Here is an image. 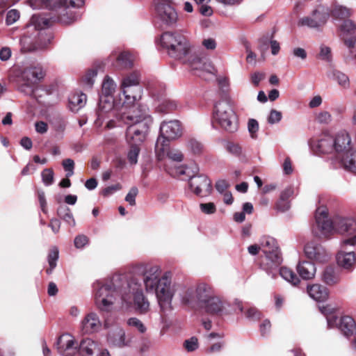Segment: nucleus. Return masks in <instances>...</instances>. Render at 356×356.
I'll return each instance as SVG.
<instances>
[{"label": "nucleus", "instance_id": "1", "mask_svg": "<svg viewBox=\"0 0 356 356\" xmlns=\"http://www.w3.org/2000/svg\"><path fill=\"white\" fill-rule=\"evenodd\" d=\"M115 278L110 283L101 286L95 293V305L101 312H108L114 302V293L119 292L123 300L127 301V296H134L136 309L140 313H145L149 308V302L145 298L140 288V284L135 278H131L125 282L127 286L124 289L118 286L115 282Z\"/></svg>", "mask_w": 356, "mask_h": 356}, {"label": "nucleus", "instance_id": "2", "mask_svg": "<svg viewBox=\"0 0 356 356\" xmlns=\"http://www.w3.org/2000/svg\"><path fill=\"white\" fill-rule=\"evenodd\" d=\"M43 5L49 10L56 11L57 16H33L36 25L39 29H47L54 23L58 22L63 25H69L77 20L79 15L70 10V8H81L85 3V0H42Z\"/></svg>", "mask_w": 356, "mask_h": 356}, {"label": "nucleus", "instance_id": "3", "mask_svg": "<svg viewBox=\"0 0 356 356\" xmlns=\"http://www.w3.org/2000/svg\"><path fill=\"white\" fill-rule=\"evenodd\" d=\"M159 277V267L152 266L145 273L144 284L147 291L156 293L161 310L165 313L172 309L171 280L167 276Z\"/></svg>", "mask_w": 356, "mask_h": 356}, {"label": "nucleus", "instance_id": "4", "mask_svg": "<svg viewBox=\"0 0 356 356\" xmlns=\"http://www.w3.org/2000/svg\"><path fill=\"white\" fill-rule=\"evenodd\" d=\"M315 220L321 234L325 238L333 232L346 234H353L356 231V221L353 218L336 216L330 220L325 208L316 209Z\"/></svg>", "mask_w": 356, "mask_h": 356}, {"label": "nucleus", "instance_id": "5", "mask_svg": "<svg viewBox=\"0 0 356 356\" xmlns=\"http://www.w3.org/2000/svg\"><path fill=\"white\" fill-rule=\"evenodd\" d=\"M161 44L168 55L177 60L184 58L190 51L187 38L179 32H164L161 35Z\"/></svg>", "mask_w": 356, "mask_h": 356}, {"label": "nucleus", "instance_id": "6", "mask_svg": "<svg viewBox=\"0 0 356 356\" xmlns=\"http://www.w3.org/2000/svg\"><path fill=\"white\" fill-rule=\"evenodd\" d=\"M264 255L260 257L259 266L268 274L273 273L282 262V257L277 241L272 237H266L262 241Z\"/></svg>", "mask_w": 356, "mask_h": 356}, {"label": "nucleus", "instance_id": "7", "mask_svg": "<svg viewBox=\"0 0 356 356\" xmlns=\"http://www.w3.org/2000/svg\"><path fill=\"white\" fill-rule=\"evenodd\" d=\"M334 140V152L341 154V163L345 169L356 174V151L350 147V138L347 133L338 134Z\"/></svg>", "mask_w": 356, "mask_h": 356}, {"label": "nucleus", "instance_id": "8", "mask_svg": "<svg viewBox=\"0 0 356 356\" xmlns=\"http://www.w3.org/2000/svg\"><path fill=\"white\" fill-rule=\"evenodd\" d=\"M213 118L228 132L233 133L238 129L237 117L229 100L219 101L215 105Z\"/></svg>", "mask_w": 356, "mask_h": 356}, {"label": "nucleus", "instance_id": "9", "mask_svg": "<svg viewBox=\"0 0 356 356\" xmlns=\"http://www.w3.org/2000/svg\"><path fill=\"white\" fill-rule=\"evenodd\" d=\"M213 288L207 283H200L195 290L187 289L182 296V302L193 309L200 308L214 296Z\"/></svg>", "mask_w": 356, "mask_h": 356}, {"label": "nucleus", "instance_id": "10", "mask_svg": "<svg viewBox=\"0 0 356 356\" xmlns=\"http://www.w3.org/2000/svg\"><path fill=\"white\" fill-rule=\"evenodd\" d=\"M155 17L160 26L174 27L179 19L178 13L172 0H153Z\"/></svg>", "mask_w": 356, "mask_h": 356}, {"label": "nucleus", "instance_id": "11", "mask_svg": "<svg viewBox=\"0 0 356 356\" xmlns=\"http://www.w3.org/2000/svg\"><path fill=\"white\" fill-rule=\"evenodd\" d=\"M189 168L180 171L181 174H187L189 177V186L193 193L199 196H207L212 191L211 180L205 175H189Z\"/></svg>", "mask_w": 356, "mask_h": 356}, {"label": "nucleus", "instance_id": "12", "mask_svg": "<svg viewBox=\"0 0 356 356\" xmlns=\"http://www.w3.org/2000/svg\"><path fill=\"white\" fill-rule=\"evenodd\" d=\"M146 106L133 104L129 108V111L122 114V118L128 124L147 122V125H150L152 119L148 114Z\"/></svg>", "mask_w": 356, "mask_h": 356}, {"label": "nucleus", "instance_id": "13", "mask_svg": "<svg viewBox=\"0 0 356 356\" xmlns=\"http://www.w3.org/2000/svg\"><path fill=\"white\" fill-rule=\"evenodd\" d=\"M328 18V13L325 10L323 7L318 6L312 12L310 15L300 18L298 22V25L319 29L325 26Z\"/></svg>", "mask_w": 356, "mask_h": 356}, {"label": "nucleus", "instance_id": "14", "mask_svg": "<svg viewBox=\"0 0 356 356\" xmlns=\"http://www.w3.org/2000/svg\"><path fill=\"white\" fill-rule=\"evenodd\" d=\"M149 128V125H147V122L129 124L126 131V140L129 145L140 146Z\"/></svg>", "mask_w": 356, "mask_h": 356}, {"label": "nucleus", "instance_id": "15", "mask_svg": "<svg viewBox=\"0 0 356 356\" xmlns=\"http://www.w3.org/2000/svg\"><path fill=\"white\" fill-rule=\"evenodd\" d=\"M304 250L308 259L318 263L327 262L330 259L325 248L321 244L315 242L308 243L305 246Z\"/></svg>", "mask_w": 356, "mask_h": 356}, {"label": "nucleus", "instance_id": "16", "mask_svg": "<svg viewBox=\"0 0 356 356\" xmlns=\"http://www.w3.org/2000/svg\"><path fill=\"white\" fill-rule=\"evenodd\" d=\"M310 146L312 151L317 154H330L334 152V138L328 134H323L318 140H312Z\"/></svg>", "mask_w": 356, "mask_h": 356}, {"label": "nucleus", "instance_id": "17", "mask_svg": "<svg viewBox=\"0 0 356 356\" xmlns=\"http://www.w3.org/2000/svg\"><path fill=\"white\" fill-rule=\"evenodd\" d=\"M179 60H182L184 63L188 64L193 70H205L211 73L214 70L213 66L210 63H207L205 62V58L201 57L195 52L191 54V50L184 58Z\"/></svg>", "mask_w": 356, "mask_h": 356}, {"label": "nucleus", "instance_id": "18", "mask_svg": "<svg viewBox=\"0 0 356 356\" xmlns=\"http://www.w3.org/2000/svg\"><path fill=\"white\" fill-rule=\"evenodd\" d=\"M160 134L168 140H175L182 134V127L179 120L163 122L160 126Z\"/></svg>", "mask_w": 356, "mask_h": 356}, {"label": "nucleus", "instance_id": "19", "mask_svg": "<svg viewBox=\"0 0 356 356\" xmlns=\"http://www.w3.org/2000/svg\"><path fill=\"white\" fill-rule=\"evenodd\" d=\"M340 30L342 32L344 44L352 53L351 49L355 47L356 42V35H355L356 24L350 19L345 20L341 25Z\"/></svg>", "mask_w": 356, "mask_h": 356}, {"label": "nucleus", "instance_id": "20", "mask_svg": "<svg viewBox=\"0 0 356 356\" xmlns=\"http://www.w3.org/2000/svg\"><path fill=\"white\" fill-rule=\"evenodd\" d=\"M75 341L68 334L60 336L57 341L58 352L65 356H72L76 352Z\"/></svg>", "mask_w": 356, "mask_h": 356}, {"label": "nucleus", "instance_id": "21", "mask_svg": "<svg viewBox=\"0 0 356 356\" xmlns=\"http://www.w3.org/2000/svg\"><path fill=\"white\" fill-rule=\"evenodd\" d=\"M307 292L312 298L318 302L325 301L329 296L327 289L318 284L307 285Z\"/></svg>", "mask_w": 356, "mask_h": 356}, {"label": "nucleus", "instance_id": "22", "mask_svg": "<svg viewBox=\"0 0 356 356\" xmlns=\"http://www.w3.org/2000/svg\"><path fill=\"white\" fill-rule=\"evenodd\" d=\"M107 340L109 344L118 348H122L128 344L125 341V332L123 329L120 327L111 331L108 334Z\"/></svg>", "mask_w": 356, "mask_h": 356}, {"label": "nucleus", "instance_id": "23", "mask_svg": "<svg viewBox=\"0 0 356 356\" xmlns=\"http://www.w3.org/2000/svg\"><path fill=\"white\" fill-rule=\"evenodd\" d=\"M296 268L299 275L303 280L312 279L316 270L314 264L308 261H299Z\"/></svg>", "mask_w": 356, "mask_h": 356}, {"label": "nucleus", "instance_id": "24", "mask_svg": "<svg viewBox=\"0 0 356 356\" xmlns=\"http://www.w3.org/2000/svg\"><path fill=\"white\" fill-rule=\"evenodd\" d=\"M101 326L100 321L95 313L88 314L82 321V329L86 333L97 331Z\"/></svg>", "mask_w": 356, "mask_h": 356}, {"label": "nucleus", "instance_id": "25", "mask_svg": "<svg viewBox=\"0 0 356 356\" xmlns=\"http://www.w3.org/2000/svg\"><path fill=\"white\" fill-rule=\"evenodd\" d=\"M339 329L346 337L353 336L356 334V323L351 316H342L340 319Z\"/></svg>", "mask_w": 356, "mask_h": 356}, {"label": "nucleus", "instance_id": "26", "mask_svg": "<svg viewBox=\"0 0 356 356\" xmlns=\"http://www.w3.org/2000/svg\"><path fill=\"white\" fill-rule=\"evenodd\" d=\"M124 97V103L129 104H135V102L141 97L142 88L140 86L121 87Z\"/></svg>", "mask_w": 356, "mask_h": 356}, {"label": "nucleus", "instance_id": "27", "mask_svg": "<svg viewBox=\"0 0 356 356\" xmlns=\"http://www.w3.org/2000/svg\"><path fill=\"white\" fill-rule=\"evenodd\" d=\"M200 308L204 309L208 314H218L222 311L223 305L220 299L215 294Z\"/></svg>", "mask_w": 356, "mask_h": 356}, {"label": "nucleus", "instance_id": "28", "mask_svg": "<svg viewBox=\"0 0 356 356\" xmlns=\"http://www.w3.org/2000/svg\"><path fill=\"white\" fill-rule=\"evenodd\" d=\"M337 261L339 266L346 269H352L356 264V257L353 252H339L337 255Z\"/></svg>", "mask_w": 356, "mask_h": 356}, {"label": "nucleus", "instance_id": "29", "mask_svg": "<svg viewBox=\"0 0 356 356\" xmlns=\"http://www.w3.org/2000/svg\"><path fill=\"white\" fill-rule=\"evenodd\" d=\"M45 76V72L41 66L29 67L24 69L22 74L23 79H27L36 83V81L42 79Z\"/></svg>", "mask_w": 356, "mask_h": 356}, {"label": "nucleus", "instance_id": "30", "mask_svg": "<svg viewBox=\"0 0 356 356\" xmlns=\"http://www.w3.org/2000/svg\"><path fill=\"white\" fill-rule=\"evenodd\" d=\"M99 345L91 339H84L80 343L79 352L83 355L86 354L87 356H90L95 353H99Z\"/></svg>", "mask_w": 356, "mask_h": 356}, {"label": "nucleus", "instance_id": "31", "mask_svg": "<svg viewBox=\"0 0 356 356\" xmlns=\"http://www.w3.org/2000/svg\"><path fill=\"white\" fill-rule=\"evenodd\" d=\"M86 100V95L83 92H76L72 94L69 98L70 109L73 112L79 111L85 106Z\"/></svg>", "mask_w": 356, "mask_h": 356}, {"label": "nucleus", "instance_id": "32", "mask_svg": "<svg viewBox=\"0 0 356 356\" xmlns=\"http://www.w3.org/2000/svg\"><path fill=\"white\" fill-rule=\"evenodd\" d=\"M323 281L327 285H334L337 284L340 277L332 266H327L322 274Z\"/></svg>", "mask_w": 356, "mask_h": 356}, {"label": "nucleus", "instance_id": "33", "mask_svg": "<svg viewBox=\"0 0 356 356\" xmlns=\"http://www.w3.org/2000/svg\"><path fill=\"white\" fill-rule=\"evenodd\" d=\"M293 190L291 187L284 189L281 195L279 201L276 204L277 209L280 211H285L290 207L288 199L293 195Z\"/></svg>", "mask_w": 356, "mask_h": 356}, {"label": "nucleus", "instance_id": "34", "mask_svg": "<svg viewBox=\"0 0 356 356\" xmlns=\"http://www.w3.org/2000/svg\"><path fill=\"white\" fill-rule=\"evenodd\" d=\"M115 66L120 69H129L133 66L131 55L126 51L120 53L116 58Z\"/></svg>", "mask_w": 356, "mask_h": 356}, {"label": "nucleus", "instance_id": "35", "mask_svg": "<svg viewBox=\"0 0 356 356\" xmlns=\"http://www.w3.org/2000/svg\"><path fill=\"white\" fill-rule=\"evenodd\" d=\"M59 251L57 247H52L49 250L47 255V261L49 264V268L45 271L47 274L51 275L54 269L56 266V262L58 259Z\"/></svg>", "mask_w": 356, "mask_h": 356}, {"label": "nucleus", "instance_id": "36", "mask_svg": "<svg viewBox=\"0 0 356 356\" xmlns=\"http://www.w3.org/2000/svg\"><path fill=\"white\" fill-rule=\"evenodd\" d=\"M115 88L114 81L108 76H106L102 86V95L105 97H111L115 91Z\"/></svg>", "mask_w": 356, "mask_h": 356}, {"label": "nucleus", "instance_id": "37", "mask_svg": "<svg viewBox=\"0 0 356 356\" xmlns=\"http://www.w3.org/2000/svg\"><path fill=\"white\" fill-rule=\"evenodd\" d=\"M57 215L67 223L74 226L75 220L70 209L65 205H60L57 209Z\"/></svg>", "mask_w": 356, "mask_h": 356}, {"label": "nucleus", "instance_id": "38", "mask_svg": "<svg viewBox=\"0 0 356 356\" xmlns=\"http://www.w3.org/2000/svg\"><path fill=\"white\" fill-rule=\"evenodd\" d=\"M279 272L284 280L291 282L293 285H297L300 282L299 277L291 268L283 266L280 268Z\"/></svg>", "mask_w": 356, "mask_h": 356}, {"label": "nucleus", "instance_id": "39", "mask_svg": "<svg viewBox=\"0 0 356 356\" xmlns=\"http://www.w3.org/2000/svg\"><path fill=\"white\" fill-rule=\"evenodd\" d=\"M352 10L343 6H336L332 10V16L338 19H345L352 15Z\"/></svg>", "mask_w": 356, "mask_h": 356}, {"label": "nucleus", "instance_id": "40", "mask_svg": "<svg viewBox=\"0 0 356 356\" xmlns=\"http://www.w3.org/2000/svg\"><path fill=\"white\" fill-rule=\"evenodd\" d=\"M177 108V102L170 99H164L157 107L158 111L162 113H170L175 111Z\"/></svg>", "mask_w": 356, "mask_h": 356}, {"label": "nucleus", "instance_id": "41", "mask_svg": "<svg viewBox=\"0 0 356 356\" xmlns=\"http://www.w3.org/2000/svg\"><path fill=\"white\" fill-rule=\"evenodd\" d=\"M18 87L20 92L28 95H33L35 83L33 81L22 77V82Z\"/></svg>", "mask_w": 356, "mask_h": 356}, {"label": "nucleus", "instance_id": "42", "mask_svg": "<svg viewBox=\"0 0 356 356\" xmlns=\"http://www.w3.org/2000/svg\"><path fill=\"white\" fill-rule=\"evenodd\" d=\"M170 140L163 136L159 137L155 145V150L158 152L159 156L164 155L170 149L169 147Z\"/></svg>", "mask_w": 356, "mask_h": 356}, {"label": "nucleus", "instance_id": "43", "mask_svg": "<svg viewBox=\"0 0 356 356\" xmlns=\"http://www.w3.org/2000/svg\"><path fill=\"white\" fill-rule=\"evenodd\" d=\"M134 87L139 86V78L136 73H132L124 78L121 87Z\"/></svg>", "mask_w": 356, "mask_h": 356}, {"label": "nucleus", "instance_id": "44", "mask_svg": "<svg viewBox=\"0 0 356 356\" xmlns=\"http://www.w3.org/2000/svg\"><path fill=\"white\" fill-rule=\"evenodd\" d=\"M333 76L334 77V79L342 87L347 88L350 86L349 78L344 73H343L340 71L336 70L334 72Z\"/></svg>", "mask_w": 356, "mask_h": 356}, {"label": "nucleus", "instance_id": "45", "mask_svg": "<svg viewBox=\"0 0 356 356\" xmlns=\"http://www.w3.org/2000/svg\"><path fill=\"white\" fill-rule=\"evenodd\" d=\"M54 170L52 168H45L41 172L42 182L45 186H50L54 183Z\"/></svg>", "mask_w": 356, "mask_h": 356}, {"label": "nucleus", "instance_id": "46", "mask_svg": "<svg viewBox=\"0 0 356 356\" xmlns=\"http://www.w3.org/2000/svg\"><path fill=\"white\" fill-rule=\"evenodd\" d=\"M130 149L127 154V159L131 164H136L140 151V146L129 145Z\"/></svg>", "mask_w": 356, "mask_h": 356}, {"label": "nucleus", "instance_id": "47", "mask_svg": "<svg viewBox=\"0 0 356 356\" xmlns=\"http://www.w3.org/2000/svg\"><path fill=\"white\" fill-rule=\"evenodd\" d=\"M226 149L228 152L235 156L240 157L243 155L242 147L238 143L228 142L226 146Z\"/></svg>", "mask_w": 356, "mask_h": 356}, {"label": "nucleus", "instance_id": "48", "mask_svg": "<svg viewBox=\"0 0 356 356\" xmlns=\"http://www.w3.org/2000/svg\"><path fill=\"white\" fill-rule=\"evenodd\" d=\"M187 147L195 154H200L203 149L202 145L195 139L193 138L188 140Z\"/></svg>", "mask_w": 356, "mask_h": 356}, {"label": "nucleus", "instance_id": "49", "mask_svg": "<svg viewBox=\"0 0 356 356\" xmlns=\"http://www.w3.org/2000/svg\"><path fill=\"white\" fill-rule=\"evenodd\" d=\"M245 317L251 321H259L261 318V313L255 307H250L245 312Z\"/></svg>", "mask_w": 356, "mask_h": 356}, {"label": "nucleus", "instance_id": "50", "mask_svg": "<svg viewBox=\"0 0 356 356\" xmlns=\"http://www.w3.org/2000/svg\"><path fill=\"white\" fill-rule=\"evenodd\" d=\"M97 74V71L95 69L89 70L86 75L83 77L82 81L87 86L91 88L94 83V77Z\"/></svg>", "mask_w": 356, "mask_h": 356}, {"label": "nucleus", "instance_id": "51", "mask_svg": "<svg viewBox=\"0 0 356 356\" xmlns=\"http://www.w3.org/2000/svg\"><path fill=\"white\" fill-rule=\"evenodd\" d=\"M184 346L188 352L195 350L198 348V339L196 337H192L186 339L184 343Z\"/></svg>", "mask_w": 356, "mask_h": 356}, {"label": "nucleus", "instance_id": "52", "mask_svg": "<svg viewBox=\"0 0 356 356\" xmlns=\"http://www.w3.org/2000/svg\"><path fill=\"white\" fill-rule=\"evenodd\" d=\"M166 154L170 159L175 161H181L184 158V155L181 151L174 148L168 149L166 152Z\"/></svg>", "mask_w": 356, "mask_h": 356}, {"label": "nucleus", "instance_id": "53", "mask_svg": "<svg viewBox=\"0 0 356 356\" xmlns=\"http://www.w3.org/2000/svg\"><path fill=\"white\" fill-rule=\"evenodd\" d=\"M248 127L251 138L253 139H256L257 138V132L259 130L258 122L254 119H250L248 123Z\"/></svg>", "mask_w": 356, "mask_h": 356}, {"label": "nucleus", "instance_id": "54", "mask_svg": "<svg viewBox=\"0 0 356 356\" xmlns=\"http://www.w3.org/2000/svg\"><path fill=\"white\" fill-rule=\"evenodd\" d=\"M64 170L67 172V177H71L74 174V162L71 159H65L62 162Z\"/></svg>", "mask_w": 356, "mask_h": 356}, {"label": "nucleus", "instance_id": "55", "mask_svg": "<svg viewBox=\"0 0 356 356\" xmlns=\"http://www.w3.org/2000/svg\"><path fill=\"white\" fill-rule=\"evenodd\" d=\"M19 18V13L15 9L9 10L6 15V23L7 25L14 24Z\"/></svg>", "mask_w": 356, "mask_h": 356}, {"label": "nucleus", "instance_id": "56", "mask_svg": "<svg viewBox=\"0 0 356 356\" xmlns=\"http://www.w3.org/2000/svg\"><path fill=\"white\" fill-rule=\"evenodd\" d=\"M282 118V114L280 111H278L275 109H272L270 112V114L268 117V122L270 124H273L275 123L279 122Z\"/></svg>", "mask_w": 356, "mask_h": 356}, {"label": "nucleus", "instance_id": "57", "mask_svg": "<svg viewBox=\"0 0 356 356\" xmlns=\"http://www.w3.org/2000/svg\"><path fill=\"white\" fill-rule=\"evenodd\" d=\"M127 324L137 328L140 333H144L146 331L145 326L137 318H130L127 321Z\"/></svg>", "mask_w": 356, "mask_h": 356}, {"label": "nucleus", "instance_id": "58", "mask_svg": "<svg viewBox=\"0 0 356 356\" xmlns=\"http://www.w3.org/2000/svg\"><path fill=\"white\" fill-rule=\"evenodd\" d=\"M201 211L205 214H213L216 211V207L214 203H202L200 205Z\"/></svg>", "mask_w": 356, "mask_h": 356}, {"label": "nucleus", "instance_id": "59", "mask_svg": "<svg viewBox=\"0 0 356 356\" xmlns=\"http://www.w3.org/2000/svg\"><path fill=\"white\" fill-rule=\"evenodd\" d=\"M138 190L136 187H132L129 192L127 193L125 200L129 203L130 205L134 206L136 204V197L138 195Z\"/></svg>", "mask_w": 356, "mask_h": 356}, {"label": "nucleus", "instance_id": "60", "mask_svg": "<svg viewBox=\"0 0 356 356\" xmlns=\"http://www.w3.org/2000/svg\"><path fill=\"white\" fill-rule=\"evenodd\" d=\"M354 232L353 234H346L348 238L342 241L341 245L343 248L347 245L354 246L356 245V231Z\"/></svg>", "mask_w": 356, "mask_h": 356}, {"label": "nucleus", "instance_id": "61", "mask_svg": "<svg viewBox=\"0 0 356 356\" xmlns=\"http://www.w3.org/2000/svg\"><path fill=\"white\" fill-rule=\"evenodd\" d=\"M74 243L76 248H81L88 243V238L83 234H80L75 237Z\"/></svg>", "mask_w": 356, "mask_h": 356}, {"label": "nucleus", "instance_id": "62", "mask_svg": "<svg viewBox=\"0 0 356 356\" xmlns=\"http://www.w3.org/2000/svg\"><path fill=\"white\" fill-rule=\"evenodd\" d=\"M319 57L323 60L330 61L332 59L330 48L328 47H321Z\"/></svg>", "mask_w": 356, "mask_h": 356}, {"label": "nucleus", "instance_id": "63", "mask_svg": "<svg viewBox=\"0 0 356 356\" xmlns=\"http://www.w3.org/2000/svg\"><path fill=\"white\" fill-rule=\"evenodd\" d=\"M271 328V323L269 320H264L260 325L259 330L261 336L264 337L269 333Z\"/></svg>", "mask_w": 356, "mask_h": 356}, {"label": "nucleus", "instance_id": "64", "mask_svg": "<svg viewBox=\"0 0 356 356\" xmlns=\"http://www.w3.org/2000/svg\"><path fill=\"white\" fill-rule=\"evenodd\" d=\"M317 120L320 123L327 124L331 120V115L327 111H322L317 115Z\"/></svg>", "mask_w": 356, "mask_h": 356}]
</instances>
